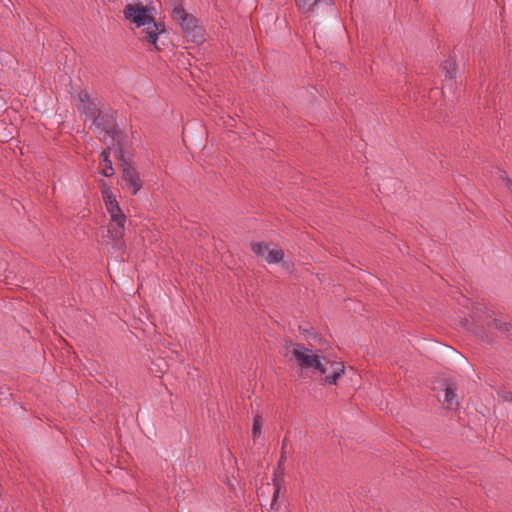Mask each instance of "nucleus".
I'll return each mask as SVG.
<instances>
[{
    "instance_id": "obj_12",
    "label": "nucleus",
    "mask_w": 512,
    "mask_h": 512,
    "mask_svg": "<svg viewBox=\"0 0 512 512\" xmlns=\"http://www.w3.org/2000/svg\"><path fill=\"white\" fill-rule=\"evenodd\" d=\"M444 402L447 404L448 408H453V406H458V401L456 399V388L452 385H447L445 388V398Z\"/></svg>"
},
{
    "instance_id": "obj_9",
    "label": "nucleus",
    "mask_w": 512,
    "mask_h": 512,
    "mask_svg": "<svg viewBox=\"0 0 512 512\" xmlns=\"http://www.w3.org/2000/svg\"><path fill=\"white\" fill-rule=\"evenodd\" d=\"M100 157L102 161L100 163V172L105 177H111L114 175V168L112 166V161L110 160L109 148L105 149L101 152Z\"/></svg>"
},
{
    "instance_id": "obj_2",
    "label": "nucleus",
    "mask_w": 512,
    "mask_h": 512,
    "mask_svg": "<svg viewBox=\"0 0 512 512\" xmlns=\"http://www.w3.org/2000/svg\"><path fill=\"white\" fill-rule=\"evenodd\" d=\"M125 18L134 22L138 27L143 26L142 32L145 36L141 39L150 44H153L155 49L160 50L157 45L158 36L164 32V25L155 22L153 17L148 14V9L145 6L128 4L124 9Z\"/></svg>"
},
{
    "instance_id": "obj_1",
    "label": "nucleus",
    "mask_w": 512,
    "mask_h": 512,
    "mask_svg": "<svg viewBox=\"0 0 512 512\" xmlns=\"http://www.w3.org/2000/svg\"><path fill=\"white\" fill-rule=\"evenodd\" d=\"M285 348H291V354L302 369L314 368L321 375L324 384H336L338 378L344 374V364L341 361H330L312 353V350L292 341H285Z\"/></svg>"
},
{
    "instance_id": "obj_14",
    "label": "nucleus",
    "mask_w": 512,
    "mask_h": 512,
    "mask_svg": "<svg viewBox=\"0 0 512 512\" xmlns=\"http://www.w3.org/2000/svg\"><path fill=\"white\" fill-rule=\"evenodd\" d=\"M284 258V252L281 249L268 250L265 260L269 264L279 263Z\"/></svg>"
},
{
    "instance_id": "obj_13",
    "label": "nucleus",
    "mask_w": 512,
    "mask_h": 512,
    "mask_svg": "<svg viewBox=\"0 0 512 512\" xmlns=\"http://www.w3.org/2000/svg\"><path fill=\"white\" fill-rule=\"evenodd\" d=\"M488 326L490 328H494L506 335H511L512 334V326L510 323H507V322H502L498 319H492L489 321L488 323Z\"/></svg>"
},
{
    "instance_id": "obj_15",
    "label": "nucleus",
    "mask_w": 512,
    "mask_h": 512,
    "mask_svg": "<svg viewBox=\"0 0 512 512\" xmlns=\"http://www.w3.org/2000/svg\"><path fill=\"white\" fill-rule=\"evenodd\" d=\"M251 250L257 255V256H266V252L268 253V244L264 242H252L251 243Z\"/></svg>"
},
{
    "instance_id": "obj_17",
    "label": "nucleus",
    "mask_w": 512,
    "mask_h": 512,
    "mask_svg": "<svg viewBox=\"0 0 512 512\" xmlns=\"http://www.w3.org/2000/svg\"><path fill=\"white\" fill-rule=\"evenodd\" d=\"M503 179H504V181L506 183L507 188L512 193V179L508 178L507 176H503Z\"/></svg>"
},
{
    "instance_id": "obj_4",
    "label": "nucleus",
    "mask_w": 512,
    "mask_h": 512,
    "mask_svg": "<svg viewBox=\"0 0 512 512\" xmlns=\"http://www.w3.org/2000/svg\"><path fill=\"white\" fill-rule=\"evenodd\" d=\"M172 18L180 25L185 36L192 37L194 40L201 36V28L198 26L197 18L187 13L182 4L173 7Z\"/></svg>"
},
{
    "instance_id": "obj_16",
    "label": "nucleus",
    "mask_w": 512,
    "mask_h": 512,
    "mask_svg": "<svg viewBox=\"0 0 512 512\" xmlns=\"http://www.w3.org/2000/svg\"><path fill=\"white\" fill-rule=\"evenodd\" d=\"M261 428H262V419L259 415H256L253 418V425H252V436L253 438H258L261 435Z\"/></svg>"
},
{
    "instance_id": "obj_7",
    "label": "nucleus",
    "mask_w": 512,
    "mask_h": 512,
    "mask_svg": "<svg viewBox=\"0 0 512 512\" xmlns=\"http://www.w3.org/2000/svg\"><path fill=\"white\" fill-rule=\"evenodd\" d=\"M122 179L132 195H136L143 187V182L140 178V174L132 166H127L123 168Z\"/></svg>"
},
{
    "instance_id": "obj_6",
    "label": "nucleus",
    "mask_w": 512,
    "mask_h": 512,
    "mask_svg": "<svg viewBox=\"0 0 512 512\" xmlns=\"http://www.w3.org/2000/svg\"><path fill=\"white\" fill-rule=\"evenodd\" d=\"M287 443H288V439L284 438L282 441V446H281L280 459L278 461L277 469H276L273 479H272L273 486H274V492H273V499L271 502V509H275V507H276L277 499L279 497V493H280L282 483H283V477H284V473H285L284 462L286 460L285 449L287 447Z\"/></svg>"
},
{
    "instance_id": "obj_8",
    "label": "nucleus",
    "mask_w": 512,
    "mask_h": 512,
    "mask_svg": "<svg viewBox=\"0 0 512 512\" xmlns=\"http://www.w3.org/2000/svg\"><path fill=\"white\" fill-rule=\"evenodd\" d=\"M127 218L124 213L113 215L111 217L108 233L112 240H121L125 235V223Z\"/></svg>"
},
{
    "instance_id": "obj_10",
    "label": "nucleus",
    "mask_w": 512,
    "mask_h": 512,
    "mask_svg": "<svg viewBox=\"0 0 512 512\" xmlns=\"http://www.w3.org/2000/svg\"><path fill=\"white\" fill-rule=\"evenodd\" d=\"M104 202L106 205V209H107L108 213L110 214V217H112L113 215H118V214L123 213L117 200L115 199V197L112 194H106L104 196Z\"/></svg>"
},
{
    "instance_id": "obj_3",
    "label": "nucleus",
    "mask_w": 512,
    "mask_h": 512,
    "mask_svg": "<svg viewBox=\"0 0 512 512\" xmlns=\"http://www.w3.org/2000/svg\"><path fill=\"white\" fill-rule=\"evenodd\" d=\"M90 120L92 121L90 128L97 132L99 139L105 143L110 139L111 144H113L116 132L113 112L100 109L99 114L95 115Z\"/></svg>"
},
{
    "instance_id": "obj_5",
    "label": "nucleus",
    "mask_w": 512,
    "mask_h": 512,
    "mask_svg": "<svg viewBox=\"0 0 512 512\" xmlns=\"http://www.w3.org/2000/svg\"><path fill=\"white\" fill-rule=\"evenodd\" d=\"M78 111L85 115L86 119H91L99 114L100 101L96 97H91L87 90H81L78 93V103L76 104Z\"/></svg>"
},
{
    "instance_id": "obj_11",
    "label": "nucleus",
    "mask_w": 512,
    "mask_h": 512,
    "mask_svg": "<svg viewBox=\"0 0 512 512\" xmlns=\"http://www.w3.org/2000/svg\"><path fill=\"white\" fill-rule=\"evenodd\" d=\"M442 71L446 79L453 80L457 75V66L455 60L449 58L445 60L441 65Z\"/></svg>"
}]
</instances>
